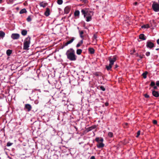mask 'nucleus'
I'll list each match as a JSON object with an SVG mask.
<instances>
[{
  "label": "nucleus",
  "mask_w": 159,
  "mask_h": 159,
  "mask_svg": "<svg viewBox=\"0 0 159 159\" xmlns=\"http://www.w3.org/2000/svg\"><path fill=\"white\" fill-rule=\"evenodd\" d=\"M67 58L71 61H75L77 59V56L75 55V51L72 48L68 50L66 53Z\"/></svg>",
  "instance_id": "obj_1"
},
{
  "label": "nucleus",
  "mask_w": 159,
  "mask_h": 159,
  "mask_svg": "<svg viewBox=\"0 0 159 159\" xmlns=\"http://www.w3.org/2000/svg\"><path fill=\"white\" fill-rule=\"evenodd\" d=\"M81 12L84 15V17L86 18V21L89 22L92 20V17L93 15V13L91 11H86L84 9H82Z\"/></svg>",
  "instance_id": "obj_2"
},
{
  "label": "nucleus",
  "mask_w": 159,
  "mask_h": 159,
  "mask_svg": "<svg viewBox=\"0 0 159 159\" xmlns=\"http://www.w3.org/2000/svg\"><path fill=\"white\" fill-rule=\"evenodd\" d=\"M116 57H113L112 58L110 57L108 58V60L110 63L108 66H106V68L108 70H110L111 69L112 65L114 64V62L116 61Z\"/></svg>",
  "instance_id": "obj_3"
},
{
  "label": "nucleus",
  "mask_w": 159,
  "mask_h": 159,
  "mask_svg": "<svg viewBox=\"0 0 159 159\" xmlns=\"http://www.w3.org/2000/svg\"><path fill=\"white\" fill-rule=\"evenodd\" d=\"M30 37L28 36L24 40L23 46V49L24 50H28L29 49L30 43Z\"/></svg>",
  "instance_id": "obj_4"
},
{
  "label": "nucleus",
  "mask_w": 159,
  "mask_h": 159,
  "mask_svg": "<svg viewBox=\"0 0 159 159\" xmlns=\"http://www.w3.org/2000/svg\"><path fill=\"white\" fill-rule=\"evenodd\" d=\"M153 10L155 12L159 11V4L155 2H154L152 5Z\"/></svg>",
  "instance_id": "obj_5"
},
{
  "label": "nucleus",
  "mask_w": 159,
  "mask_h": 159,
  "mask_svg": "<svg viewBox=\"0 0 159 159\" xmlns=\"http://www.w3.org/2000/svg\"><path fill=\"white\" fill-rule=\"evenodd\" d=\"M96 140L98 142L97 146L98 148H102L104 146V144L102 143L103 140Z\"/></svg>",
  "instance_id": "obj_6"
},
{
  "label": "nucleus",
  "mask_w": 159,
  "mask_h": 159,
  "mask_svg": "<svg viewBox=\"0 0 159 159\" xmlns=\"http://www.w3.org/2000/svg\"><path fill=\"white\" fill-rule=\"evenodd\" d=\"M146 46L147 48H152L154 47V44L150 41H148L146 43Z\"/></svg>",
  "instance_id": "obj_7"
},
{
  "label": "nucleus",
  "mask_w": 159,
  "mask_h": 159,
  "mask_svg": "<svg viewBox=\"0 0 159 159\" xmlns=\"http://www.w3.org/2000/svg\"><path fill=\"white\" fill-rule=\"evenodd\" d=\"M11 38L13 39H17L20 37V35L18 34H12L11 35Z\"/></svg>",
  "instance_id": "obj_8"
},
{
  "label": "nucleus",
  "mask_w": 159,
  "mask_h": 159,
  "mask_svg": "<svg viewBox=\"0 0 159 159\" xmlns=\"http://www.w3.org/2000/svg\"><path fill=\"white\" fill-rule=\"evenodd\" d=\"M80 12L79 10H76L74 12V16L75 18H79L80 16Z\"/></svg>",
  "instance_id": "obj_9"
},
{
  "label": "nucleus",
  "mask_w": 159,
  "mask_h": 159,
  "mask_svg": "<svg viewBox=\"0 0 159 159\" xmlns=\"http://www.w3.org/2000/svg\"><path fill=\"white\" fill-rule=\"evenodd\" d=\"M70 6L66 7L64 9L65 13L66 14L68 13L70 11Z\"/></svg>",
  "instance_id": "obj_10"
},
{
  "label": "nucleus",
  "mask_w": 159,
  "mask_h": 159,
  "mask_svg": "<svg viewBox=\"0 0 159 159\" xmlns=\"http://www.w3.org/2000/svg\"><path fill=\"white\" fill-rule=\"evenodd\" d=\"M74 39H75V38L72 37L70 40L67 41L66 43H65V46H66L67 45H68V44L71 43L74 40Z\"/></svg>",
  "instance_id": "obj_11"
},
{
  "label": "nucleus",
  "mask_w": 159,
  "mask_h": 159,
  "mask_svg": "<svg viewBox=\"0 0 159 159\" xmlns=\"http://www.w3.org/2000/svg\"><path fill=\"white\" fill-rule=\"evenodd\" d=\"M74 39H75V38L72 37L70 40L67 41L66 43H65V46H66L67 45H68V44L71 43L74 40Z\"/></svg>",
  "instance_id": "obj_12"
},
{
  "label": "nucleus",
  "mask_w": 159,
  "mask_h": 159,
  "mask_svg": "<svg viewBox=\"0 0 159 159\" xmlns=\"http://www.w3.org/2000/svg\"><path fill=\"white\" fill-rule=\"evenodd\" d=\"M152 94L153 96L156 97H157L159 96L158 92L154 90L152 91Z\"/></svg>",
  "instance_id": "obj_13"
},
{
  "label": "nucleus",
  "mask_w": 159,
  "mask_h": 159,
  "mask_svg": "<svg viewBox=\"0 0 159 159\" xmlns=\"http://www.w3.org/2000/svg\"><path fill=\"white\" fill-rule=\"evenodd\" d=\"M45 15L46 16H48L50 15V9L49 8H47L46 11L44 13Z\"/></svg>",
  "instance_id": "obj_14"
},
{
  "label": "nucleus",
  "mask_w": 159,
  "mask_h": 159,
  "mask_svg": "<svg viewBox=\"0 0 159 159\" xmlns=\"http://www.w3.org/2000/svg\"><path fill=\"white\" fill-rule=\"evenodd\" d=\"M25 108L28 109V111H30L31 108V105L29 104H26L25 105Z\"/></svg>",
  "instance_id": "obj_15"
},
{
  "label": "nucleus",
  "mask_w": 159,
  "mask_h": 159,
  "mask_svg": "<svg viewBox=\"0 0 159 159\" xmlns=\"http://www.w3.org/2000/svg\"><path fill=\"white\" fill-rule=\"evenodd\" d=\"M39 5L40 7L44 8L47 5V3L42 2L40 3Z\"/></svg>",
  "instance_id": "obj_16"
},
{
  "label": "nucleus",
  "mask_w": 159,
  "mask_h": 159,
  "mask_svg": "<svg viewBox=\"0 0 159 159\" xmlns=\"http://www.w3.org/2000/svg\"><path fill=\"white\" fill-rule=\"evenodd\" d=\"M5 35V33L3 32L2 31L0 32V39H3Z\"/></svg>",
  "instance_id": "obj_17"
},
{
  "label": "nucleus",
  "mask_w": 159,
  "mask_h": 159,
  "mask_svg": "<svg viewBox=\"0 0 159 159\" xmlns=\"http://www.w3.org/2000/svg\"><path fill=\"white\" fill-rule=\"evenodd\" d=\"M139 38L143 40H145L146 38L144 37V35L143 34H140L139 36Z\"/></svg>",
  "instance_id": "obj_18"
},
{
  "label": "nucleus",
  "mask_w": 159,
  "mask_h": 159,
  "mask_svg": "<svg viewBox=\"0 0 159 159\" xmlns=\"http://www.w3.org/2000/svg\"><path fill=\"white\" fill-rule=\"evenodd\" d=\"M89 51L91 54H93L94 52V50L92 48H89Z\"/></svg>",
  "instance_id": "obj_19"
},
{
  "label": "nucleus",
  "mask_w": 159,
  "mask_h": 159,
  "mask_svg": "<svg viewBox=\"0 0 159 159\" xmlns=\"http://www.w3.org/2000/svg\"><path fill=\"white\" fill-rule=\"evenodd\" d=\"M27 12L26 10L25 9H23L20 11V14H23L24 13H25Z\"/></svg>",
  "instance_id": "obj_20"
},
{
  "label": "nucleus",
  "mask_w": 159,
  "mask_h": 159,
  "mask_svg": "<svg viewBox=\"0 0 159 159\" xmlns=\"http://www.w3.org/2000/svg\"><path fill=\"white\" fill-rule=\"evenodd\" d=\"M11 53H12V51L10 49L7 50V52H6L8 56H10L11 54Z\"/></svg>",
  "instance_id": "obj_21"
},
{
  "label": "nucleus",
  "mask_w": 159,
  "mask_h": 159,
  "mask_svg": "<svg viewBox=\"0 0 159 159\" xmlns=\"http://www.w3.org/2000/svg\"><path fill=\"white\" fill-rule=\"evenodd\" d=\"M27 34V31L25 30H23L21 31V34L23 36H25Z\"/></svg>",
  "instance_id": "obj_22"
},
{
  "label": "nucleus",
  "mask_w": 159,
  "mask_h": 159,
  "mask_svg": "<svg viewBox=\"0 0 159 159\" xmlns=\"http://www.w3.org/2000/svg\"><path fill=\"white\" fill-rule=\"evenodd\" d=\"M79 34H80V37L81 38H82V39H83V38H84V36L83 35V34L84 33L83 31H79Z\"/></svg>",
  "instance_id": "obj_23"
},
{
  "label": "nucleus",
  "mask_w": 159,
  "mask_h": 159,
  "mask_svg": "<svg viewBox=\"0 0 159 159\" xmlns=\"http://www.w3.org/2000/svg\"><path fill=\"white\" fill-rule=\"evenodd\" d=\"M82 52V50L80 49H78L77 50L76 53L78 55H80Z\"/></svg>",
  "instance_id": "obj_24"
},
{
  "label": "nucleus",
  "mask_w": 159,
  "mask_h": 159,
  "mask_svg": "<svg viewBox=\"0 0 159 159\" xmlns=\"http://www.w3.org/2000/svg\"><path fill=\"white\" fill-rule=\"evenodd\" d=\"M148 74V72L146 71L144 73H143V74H142V75L143 76V77L144 79H145L147 77V74Z\"/></svg>",
  "instance_id": "obj_25"
},
{
  "label": "nucleus",
  "mask_w": 159,
  "mask_h": 159,
  "mask_svg": "<svg viewBox=\"0 0 159 159\" xmlns=\"http://www.w3.org/2000/svg\"><path fill=\"white\" fill-rule=\"evenodd\" d=\"M141 27L142 28H148L149 27V26L148 25H143Z\"/></svg>",
  "instance_id": "obj_26"
},
{
  "label": "nucleus",
  "mask_w": 159,
  "mask_h": 159,
  "mask_svg": "<svg viewBox=\"0 0 159 159\" xmlns=\"http://www.w3.org/2000/svg\"><path fill=\"white\" fill-rule=\"evenodd\" d=\"M27 20L28 22H30L32 20V18L30 16H29L27 18Z\"/></svg>",
  "instance_id": "obj_27"
},
{
  "label": "nucleus",
  "mask_w": 159,
  "mask_h": 159,
  "mask_svg": "<svg viewBox=\"0 0 159 159\" xmlns=\"http://www.w3.org/2000/svg\"><path fill=\"white\" fill-rule=\"evenodd\" d=\"M63 1L62 0H58L57 3L59 5H61Z\"/></svg>",
  "instance_id": "obj_28"
},
{
  "label": "nucleus",
  "mask_w": 159,
  "mask_h": 159,
  "mask_svg": "<svg viewBox=\"0 0 159 159\" xmlns=\"http://www.w3.org/2000/svg\"><path fill=\"white\" fill-rule=\"evenodd\" d=\"M12 144V143H11L10 142H8L7 143V146L8 147L10 146Z\"/></svg>",
  "instance_id": "obj_29"
},
{
  "label": "nucleus",
  "mask_w": 159,
  "mask_h": 159,
  "mask_svg": "<svg viewBox=\"0 0 159 159\" xmlns=\"http://www.w3.org/2000/svg\"><path fill=\"white\" fill-rule=\"evenodd\" d=\"M108 135L110 138L112 137V136H113L112 133L111 132H109L108 134Z\"/></svg>",
  "instance_id": "obj_30"
},
{
  "label": "nucleus",
  "mask_w": 159,
  "mask_h": 159,
  "mask_svg": "<svg viewBox=\"0 0 159 159\" xmlns=\"http://www.w3.org/2000/svg\"><path fill=\"white\" fill-rule=\"evenodd\" d=\"M100 89H101V90H102L103 91H104L105 90V89L104 88V87L102 86H101L100 87Z\"/></svg>",
  "instance_id": "obj_31"
},
{
  "label": "nucleus",
  "mask_w": 159,
  "mask_h": 159,
  "mask_svg": "<svg viewBox=\"0 0 159 159\" xmlns=\"http://www.w3.org/2000/svg\"><path fill=\"white\" fill-rule=\"evenodd\" d=\"M140 130H139L137 132V135H136V137L137 138H138L139 137V136L140 135Z\"/></svg>",
  "instance_id": "obj_32"
},
{
  "label": "nucleus",
  "mask_w": 159,
  "mask_h": 159,
  "mask_svg": "<svg viewBox=\"0 0 159 159\" xmlns=\"http://www.w3.org/2000/svg\"><path fill=\"white\" fill-rule=\"evenodd\" d=\"M96 127V126H92L91 127H90L89 128V130H91L92 129H94Z\"/></svg>",
  "instance_id": "obj_33"
},
{
  "label": "nucleus",
  "mask_w": 159,
  "mask_h": 159,
  "mask_svg": "<svg viewBox=\"0 0 159 159\" xmlns=\"http://www.w3.org/2000/svg\"><path fill=\"white\" fill-rule=\"evenodd\" d=\"M155 85V83L154 82H152L151 83V86H154Z\"/></svg>",
  "instance_id": "obj_34"
},
{
  "label": "nucleus",
  "mask_w": 159,
  "mask_h": 159,
  "mask_svg": "<svg viewBox=\"0 0 159 159\" xmlns=\"http://www.w3.org/2000/svg\"><path fill=\"white\" fill-rule=\"evenodd\" d=\"M150 55V52H147L146 53V55L147 56H149Z\"/></svg>",
  "instance_id": "obj_35"
},
{
  "label": "nucleus",
  "mask_w": 159,
  "mask_h": 159,
  "mask_svg": "<svg viewBox=\"0 0 159 159\" xmlns=\"http://www.w3.org/2000/svg\"><path fill=\"white\" fill-rule=\"evenodd\" d=\"M81 1L84 3H86L87 2V0H80Z\"/></svg>",
  "instance_id": "obj_36"
},
{
  "label": "nucleus",
  "mask_w": 159,
  "mask_h": 159,
  "mask_svg": "<svg viewBox=\"0 0 159 159\" xmlns=\"http://www.w3.org/2000/svg\"><path fill=\"white\" fill-rule=\"evenodd\" d=\"M153 123L154 124H157V121L156 120H154L153 121Z\"/></svg>",
  "instance_id": "obj_37"
},
{
  "label": "nucleus",
  "mask_w": 159,
  "mask_h": 159,
  "mask_svg": "<svg viewBox=\"0 0 159 159\" xmlns=\"http://www.w3.org/2000/svg\"><path fill=\"white\" fill-rule=\"evenodd\" d=\"M81 44H80V43H79L76 45V47L78 48L81 45Z\"/></svg>",
  "instance_id": "obj_38"
},
{
  "label": "nucleus",
  "mask_w": 159,
  "mask_h": 159,
  "mask_svg": "<svg viewBox=\"0 0 159 159\" xmlns=\"http://www.w3.org/2000/svg\"><path fill=\"white\" fill-rule=\"evenodd\" d=\"M144 96L145 98H148L149 97V95H148L147 94H145L144 95Z\"/></svg>",
  "instance_id": "obj_39"
},
{
  "label": "nucleus",
  "mask_w": 159,
  "mask_h": 159,
  "mask_svg": "<svg viewBox=\"0 0 159 159\" xmlns=\"http://www.w3.org/2000/svg\"><path fill=\"white\" fill-rule=\"evenodd\" d=\"M156 84L157 86H159V81H157Z\"/></svg>",
  "instance_id": "obj_40"
},
{
  "label": "nucleus",
  "mask_w": 159,
  "mask_h": 159,
  "mask_svg": "<svg viewBox=\"0 0 159 159\" xmlns=\"http://www.w3.org/2000/svg\"><path fill=\"white\" fill-rule=\"evenodd\" d=\"M140 59H142L143 58V56L142 55H139L138 56Z\"/></svg>",
  "instance_id": "obj_41"
},
{
  "label": "nucleus",
  "mask_w": 159,
  "mask_h": 159,
  "mask_svg": "<svg viewBox=\"0 0 159 159\" xmlns=\"http://www.w3.org/2000/svg\"><path fill=\"white\" fill-rule=\"evenodd\" d=\"M93 37H94V39H96V38H97V37L95 35H93Z\"/></svg>",
  "instance_id": "obj_42"
},
{
  "label": "nucleus",
  "mask_w": 159,
  "mask_h": 159,
  "mask_svg": "<svg viewBox=\"0 0 159 159\" xmlns=\"http://www.w3.org/2000/svg\"><path fill=\"white\" fill-rule=\"evenodd\" d=\"M91 159H95L94 156H92L91 157Z\"/></svg>",
  "instance_id": "obj_43"
},
{
  "label": "nucleus",
  "mask_w": 159,
  "mask_h": 159,
  "mask_svg": "<svg viewBox=\"0 0 159 159\" xmlns=\"http://www.w3.org/2000/svg\"><path fill=\"white\" fill-rule=\"evenodd\" d=\"M108 103H107V102H106V103H105V105L106 106H108Z\"/></svg>",
  "instance_id": "obj_44"
},
{
  "label": "nucleus",
  "mask_w": 159,
  "mask_h": 159,
  "mask_svg": "<svg viewBox=\"0 0 159 159\" xmlns=\"http://www.w3.org/2000/svg\"><path fill=\"white\" fill-rule=\"evenodd\" d=\"M80 44H81L83 43V40H81L80 41Z\"/></svg>",
  "instance_id": "obj_45"
},
{
  "label": "nucleus",
  "mask_w": 159,
  "mask_h": 159,
  "mask_svg": "<svg viewBox=\"0 0 159 159\" xmlns=\"http://www.w3.org/2000/svg\"><path fill=\"white\" fill-rule=\"evenodd\" d=\"M157 43L158 44H159V39L157 40Z\"/></svg>",
  "instance_id": "obj_46"
},
{
  "label": "nucleus",
  "mask_w": 159,
  "mask_h": 159,
  "mask_svg": "<svg viewBox=\"0 0 159 159\" xmlns=\"http://www.w3.org/2000/svg\"><path fill=\"white\" fill-rule=\"evenodd\" d=\"M153 88L154 89H156L157 88V87L156 86H154V87H153Z\"/></svg>",
  "instance_id": "obj_47"
},
{
  "label": "nucleus",
  "mask_w": 159,
  "mask_h": 159,
  "mask_svg": "<svg viewBox=\"0 0 159 159\" xmlns=\"http://www.w3.org/2000/svg\"><path fill=\"white\" fill-rule=\"evenodd\" d=\"M2 0H0V3H1Z\"/></svg>",
  "instance_id": "obj_48"
},
{
  "label": "nucleus",
  "mask_w": 159,
  "mask_h": 159,
  "mask_svg": "<svg viewBox=\"0 0 159 159\" xmlns=\"http://www.w3.org/2000/svg\"><path fill=\"white\" fill-rule=\"evenodd\" d=\"M117 67V65L115 66V68H116Z\"/></svg>",
  "instance_id": "obj_49"
},
{
  "label": "nucleus",
  "mask_w": 159,
  "mask_h": 159,
  "mask_svg": "<svg viewBox=\"0 0 159 159\" xmlns=\"http://www.w3.org/2000/svg\"><path fill=\"white\" fill-rule=\"evenodd\" d=\"M137 4V2H135V5H136V4Z\"/></svg>",
  "instance_id": "obj_50"
},
{
  "label": "nucleus",
  "mask_w": 159,
  "mask_h": 159,
  "mask_svg": "<svg viewBox=\"0 0 159 159\" xmlns=\"http://www.w3.org/2000/svg\"><path fill=\"white\" fill-rule=\"evenodd\" d=\"M95 139H99V138H96Z\"/></svg>",
  "instance_id": "obj_51"
}]
</instances>
